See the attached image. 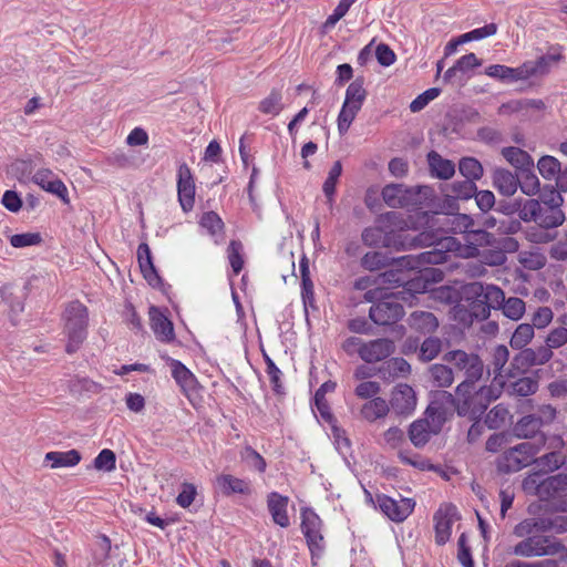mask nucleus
Masks as SVG:
<instances>
[{"label":"nucleus","instance_id":"1","mask_svg":"<svg viewBox=\"0 0 567 567\" xmlns=\"http://www.w3.org/2000/svg\"><path fill=\"white\" fill-rule=\"evenodd\" d=\"M361 238L364 245L370 247H392L398 250L416 247H432L430 250L417 255H408L398 258L401 266L419 271L427 265H442L449 260V252L455 249V238L440 239L435 234L423 231L415 236L402 231H386L380 226H371L363 229Z\"/></svg>","mask_w":567,"mask_h":567},{"label":"nucleus","instance_id":"2","mask_svg":"<svg viewBox=\"0 0 567 567\" xmlns=\"http://www.w3.org/2000/svg\"><path fill=\"white\" fill-rule=\"evenodd\" d=\"M442 360L451 364L455 379H462V382L456 386V394L473 391L485 372L484 362L475 352H466L461 349L450 350L443 354Z\"/></svg>","mask_w":567,"mask_h":567},{"label":"nucleus","instance_id":"3","mask_svg":"<svg viewBox=\"0 0 567 567\" xmlns=\"http://www.w3.org/2000/svg\"><path fill=\"white\" fill-rule=\"evenodd\" d=\"M561 59L560 54H544L535 61H526L517 68L493 64L485 69V74L504 83L527 80L532 76L545 75Z\"/></svg>","mask_w":567,"mask_h":567},{"label":"nucleus","instance_id":"4","mask_svg":"<svg viewBox=\"0 0 567 567\" xmlns=\"http://www.w3.org/2000/svg\"><path fill=\"white\" fill-rule=\"evenodd\" d=\"M545 443L546 436L540 435L538 443L526 441L506 449L495 461L497 472L513 474L532 465L534 456L539 453Z\"/></svg>","mask_w":567,"mask_h":567},{"label":"nucleus","instance_id":"5","mask_svg":"<svg viewBox=\"0 0 567 567\" xmlns=\"http://www.w3.org/2000/svg\"><path fill=\"white\" fill-rule=\"evenodd\" d=\"M543 476L539 472L529 473L522 482L524 493L540 501L554 502L567 491V473Z\"/></svg>","mask_w":567,"mask_h":567},{"label":"nucleus","instance_id":"6","mask_svg":"<svg viewBox=\"0 0 567 567\" xmlns=\"http://www.w3.org/2000/svg\"><path fill=\"white\" fill-rule=\"evenodd\" d=\"M64 331L68 336L65 351L75 353L86 338L89 321L87 308L80 301H71L63 313Z\"/></svg>","mask_w":567,"mask_h":567},{"label":"nucleus","instance_id":"7","mask_svg":"<svg viewBox=\"0 0 567 567\" xmlns=\"http://www.w3.org/2000/svg\"><path fill=\"white\" fill-rule=\"evenodd\" d=\"M513 554L520 557L559 555L560 561L567 560V547L560 540L543 535L520 540L514 546Z\"/></svg>","mask_w":567,"mask_h":567},{"label":"nucleus","instance_id":"8","mask_svg":"<svg viewBox=\"0 0 567 567\" xmlns=\"http://www.w3.org/2000/svg\"><path fill=\"white\" fill-rule=\"evenodd\" d=\"M367 497L378 507L389 519L395 523L405 520L414 511L415 501L413 498L401 497L399 501L385 495L378 494L375 499L365 491Z\"/></svg>","mask_w":567,"mask_h":567},{"label":"nucleus","instance_id":"9","mask_svg":"<svg viewBox=\"0 0 567 567\" xmlns=\"http://www.w3.org/2000/svg\"><path fill=\"white\" fill-rule=\"evenodd\" d=\"M491 388L481 386L477 391L474 389L470 393L456 394L462 398L458 405V415L467 416L473 421L480 420L494 399L491 396Z\"/></svg>","mask_w":567,"mask_h":567},{"label":"nucleus","instance_id":"10","mask_svg":"<svg viewBox=\"0 0 567 567\" xmlns=\"http://www.w3.org/2000/svg\"><path fill=\"white\" fill-rule=\"evenodd\" d=\"M404 313V307L394 296L379 300L369 310L370 319L378 326L395 324L403 318Z\"/></svg>","mask_w":567,"mask_h":567},{"label":"nucleus","instance_id":"11","mask_svg":"<svg viewBox=\"0 0 567 567\" xmlns=\"http://www.w3.org/2000/svg\"><path fill=\"white\" fill-rule=\"evenodd\" d=\"M394 342L388 338H380L369 342H364L359 349L358 354L360 358L368 362L373 363L382 361L394 352Z\"/></svg>","mask_w":567,"mask_h":567},{"label":"nucleus","instance_id":"12","mask_svg":"<svg viewBox=\"0 0 567 567\" xmlns=\"http://www.w3.org/2000/svg\"><path fill=\"white\" fill-rule=\"evenodd\" d=\"M177 177L178 200L183 210L188 212L195 203V183L187 164L179 165Z\"/></svg>","mask_w":567,"mask_h":567},{"label":"nucleus","instance_id":"13","mask_svg":"<svg viewBox=\"0 0 567 567\" xmlns=\"http://www.w3.org/2000/svg\"><path fill=\"white\" fill-rule=\"evenodd\" d=\"M389 406L398 415H409L416 406V395L412 386L408 384L396 385L391 395Z\"/></svg>","mask_w":567,"mask_h":567},{"label":"nucleus","instance_id":"14","mask_svg":"<svg viewBox=\"0 0 567 567\" xmlns=\"http://www.w3.org/2000/svg\"><path fill=\"white\" fill-rule=\"evenodd\" d=\"M476 184L471 179L455 181L452 184H447L443 188L445 196L444 205L450 208H456L455 200H467L476 194Z\"/></svg>","mask_w":567,"mask_h":567},{"label":"nucleus","instance_id":"15","mask_svg":"<svg viewBox=\"0 0 567 567\" xmlns=\"http://www.w3.org/2000/svg\"><path fill=\"white\" fill-rule=\"evenodd\" d=\"M433 518L435 522V542L437 545H444L450 539L452 526L456 519V508L452 505L444 509L440 508Z\"/></svg>","mask_w":567,"mask_h":567},{"label":"nucleus","instance_id":"16","mask_svg":"<svg viewBox=\"0 0 567 567\" xmlns=\"http://www.w3.org/2000/svg\"><path fill=\"white\" fill-rule=\"evenodd\" d=\"M150 324L157 340L172 342L175 339L173 322L157 308H150Z\"/></svg>","mask_w":567,"mask_h":567},{"label":"nucleus","instance_id":"17","mask_svg":"<svg viewBox=\"0 0 567 567\" xmlns=\"http://www.w3.org/2000/svg\"><path fill=\"white\" fill-rule=\"evenodd\" d=\"M481 65L482 61L474 53L465 54L444 73L443 80L450 83H462L465 74Z\"/></svg>","mask_w":567,"mask_h":567},{"label":"nucleus","instance_id":"18","mask_svg":"<svg viewBox=\"0 0 567 567\" xmlns=\"http://www.w3.org/2000/svg\"><path fill=\"white\" fill-rule=\"evenodd\" d=\"M492 184L501 195L511 197L516 193L520 183L518 173L496 167L492 173Z\"/></svg>","mask_w":567,"mask_h":567},{"label":"nucleus","instance_id":"19","mask_svg":"<svg viewBox=\"0 0 567 567\" xmlns=\"http://www.w3.org/2000/svg\"><path fill=\"white\" fill-rule=\"evenodd\" d=\"M137 259L145 280L152 287H158L162 284V278L157 274V270L153 264L151 249L146 243L138 245Z\"/></svg>","mask_w":567,"mask_h":567},{"label":"nucleus","instance_id":"20","mask_svg":"<svg viewBox=\"0 0 567 567\" xmlns=\"http://www.w3.org/2000/svg\"><path fill=\"white\" fill-rule=\"evenodd\" d=\"M401 196V207L408 209L421 208L423 203L429 199L433 189L430 186H405L403 185V192Z\"/></svg>","mask_w":567,"mask_h":567},{"label":"nucleus","instance_id":"21","mask_svg":"<svg viewBox=\"0 0 567 567\" xmlns=\"http://www.w3.org/2000/svg\"><path fill=\"white\" fill-rule=\"evenodd\" d=\"M440 432H433V425L430 423L429 419L422 417L412 422L409 426V439L411 443L417 447H423L432 437V435H437Z\"/></svg>","mask_w":567,"mask_h":567},{"label":"nucleus","instance_id":"22","mask_svg":"<svg viewBox=\"0 0 567 567\" xmlns=\"http://www.w3.org/2000/svg\"><path fill=\"white\" fill-rule=\"evenodd\" d=\"M267 505L272 520L280 527H288L290 520L287 514L288 497L280 495L277 492H271L268 495Z\"/></svg>","mask_w":567,"mask_h":567},{"label":"nucleus","instance_id":"23","mask_svg":"<svg viewBox=\"0 0 567 567\" xmlns=\"http://www.w3.org/2000/svg\"><path fill=\"white\" fill-rule=\"evenodd\" d=\"M216 481L219 489L226 496L231 494L249 495L251 493V484L247 480L238 478L230 474H221L217 476Z\"/></svg>","mask_w":567,"mask_h":567},{"label":"nucleus","instance_id":"24","mask_svg":"<svg viewBox=\"0 0 567 567\" xmlns=\"http://www.w3.org/2000/svg\"><path fill=\"white\" fill-rule=\"evenodd\" d=\"M427 163L433 177L450 179L455 174V164L450 159L443 158L435 151H431L427 154Z\"/></svg>","mask_w":567,"mask_h":567},{"label":"nucleus","instance_id":"25","mask_svg":"<svg viewBox=\"0 0 567 567\" xmlns=\"http://www.w3.org/2000/svg\"><path fill=\"white\" fill-rule=\"evenodd\" d=\"M542 427L536 417L533 414H528L517 421L513 427V433L518 439H535L534 443H538L539 436L545 435L540 432Z\"/></svg>","mask_w":567,"mask_h":567},{"label":"nucleus","instance_id":"26","mask_svg":"<svg viewBox=\"0 0 567 567\" xmlns=\"http://www.w3.org/2000/svg\"><path fill=\"white\" fill-rule=\"evenodd\" d=\"M427 380L437 388H449L455 377L449 363H435L427 368Z\"/></svg>","mask_w":567,"mask_h":567},{"label":"nucleus","instance_id":"27","mask_svg":"<svg viewBox=\"0 0 567 567\" xmlns=\"http://www.w3.org/2000/svg\"><path fill=\"white\" fill-rule=\"evenodd\" d=\"M503 157L517 171L523 172L526 168L534 167L532 156L524 150L516 146H507L502 148Z\"/></svg>","mask_w":567,"mask_h":567},{"label":"nucleus","instance_id":"28","mask_svg":"<svg viewBox=\"0 0 567 567\" xmlns=\"http://www.w3.org/2000/svg\"><path fill=\"white\" fill-rule=\"evenodd\" d=\"M519 350L520 351L512 359L506 377L515 378L517 374L524 373L529 368L536 365L533 348H523Z\"/></svg>","mask_w":567,"mask_h":567},{"label":"nucleus","instance_id":"29","mask_svg":"<svg viewBox=\"0 0 567 567\" xmlns=\"http://www.w3.org/2000/svg\"><path fill=\"white\" fill-rule=\"evenodd\" d=\"M410 327L422 333H431L439 327L437 318L429 311H414L409 319Z\"/></svg>","mask_w":567,"mask_h":567},{"label":"nucleus","instance_id":"30","mask_svg":"<svg viewBox=\"0 0 567 567\" xmlns=\"http://www.w3.org/2000/svg\"><path fill=\"white\" fill-rule=\"evenodd\" d=\"M389 411L390 406L384 399L373 398L362 405L360 413L364 420L374 422L378 419L384 417Z\"/></svg>","mask_w":567,"mask_h":567},{"label":"nucleus","instance_id":"31","mask_svg":"<svg viewBox=\"0 0 567 567\" xmlns=\"http://www.w3.org/2000/svg\"><path fill=\"white\" fill-rule=\"evenodd\" d=\"M565 220L563 210L554 206L540 205V213L538 214L537 225L543 228H555L560 226Z\"/></svg>","mask_w":567,"mask_h":567},{"label":"nucleus","instance_id":"32","mask_svg":"<svg viewBox=\"0 0 567 567\" xmlns=\"http://www.w3.org/2000/svg\"><path fill=\"white\" fill-rule=\"evenodd\" d=\"M171 368L173 378L184 392L195 389V375L181 361L171 359Z\"/></svg>","mask_w":567,"mask_h":567},{"label":"nucleus","instance_id":"33","mask_svg":"<svg viewBox=\"0 0 567 567\" xmlns=\"http://www.w3.org/2000/svg\"><path fill=\"white\" fill-rule=\"evenodd\" d=\"M44 460L51 463V468L71 467L80 463L81 454L76 450H70L68 452H48Z\"/></svg>","mask_w":567,"mask_h":567},{"label":"nucleus","instance_id":"34","mask_svg":"<svg viewBox=\"0 0 567 567\" xmlns=\"http://www.w3.org/2000/svg\"><path fill=\"white\" fill-rule=\"evenodd\" d=\"M565 463V456H563L559 452H549L539 457L534 456L533 464L537 467L536 472H539L542 475L551 473L559 467H561Z\"/></svg>","mask_w":567,"mask_h":567},{"label":"nucleus","instance_id":"35","mask_svg":"<svg viewBox=\"0 0 567 567\" xmlns=\"http://www.w3.org/2000/svg\"><path fill=\"white\" fill-rule=\"evenodd\" d=\"M514 535L520 538L537 537L545 533L544 517L526 518L514 527Z\"/></svg>","mask_w":567,"mask_h":567},{"label":"nucleus","instance_id":"36","mask_svg":"<svg viewBox=\"0 0 567 567\" xmlns=\"http://www.w3.org/2000/svg\"><path fill=\"white\" fill-rule=\"evenodd\" d=\"M424 417L429 419L430 423L433 425V432H441L444 423L453 416L446 408L439 405L437 402L431 400L427 405Z\"/></svg>","mask_w":567,"mask_h":567},{"label":"nucleus","instance_id":"37","mask_svg":"<svg viewBox=\"0 0 567 567\" xmlns=\"http://www.w3.org/2000/svg\"><path fill=\"white\" fill-rule=\"evenodd\" d=\"M367 95L368 92L364 89V78L357 76L347 87L343 103L357 105V107L361 109L367 99Z\"/></svg>","mask_w":567,"mask_h":567},{"label":"nucleus","instance_id":"38","mask_svg":"<svg viewBox=\"0 0 567 567\" xmlns=\"http://www.w3.org/2000/svg\"><path fill=\"white\" fill-rule=\"evenodd\" d=\"M285 105L282 103V92L279 89H272L270 93L264 97L258 105V110L264 114L278 115Z\"/></svg>","mask_w":567,"mask_h":567},{"label":"nucleus","instance_id":"39","mask_svg":"<svg viewBox=\"0 0 567 567\" xmlns=\"http://www.w3.org/2000/svg\"><path fill=\"white\" fill-rule=\"evenodd\" d=\"M301 530L306 539L321 533L322 520L313 509L305 508L301 512Z\"/></svg>","mask_w":567,"mask_h":567},{"label":"nucleus","instance_id":"40","mask_svg":"<svg viewBox=\"0 0 567 567\" xmlns=\"http://www.w3.org/2000/svg\"><path fill=\"white\" fill-rule=\"evenodd\" d=\"M443 341L437 337H427L421 342L417 351V359L429 362L435 359L442 351Z\"/></svg>","mask_w":567,"mask_h":567},{"label":"nucleus","instance_id":"41","mask_svg":"<svg viewBox=\"0 0 567 567\" xmlns=\"http://www.w3.org/2000/svg\"><path fill=\"white\" fill-rule=\"evenodd\" d=\"M458 171L466 179L480 181L484 175V168L475 157H463L458 162Z\"/></svg>","mask_w":567,"mask_h":567},{"label":"nucleus","instance_id":"42","mask_svg":"<svg viewBox=\"0 0 567 567\" xmlns=\"http://www.w3.org/2000/svg\"><path fill=\"white\" fill-rule=\"evenodd\" d=\"M534 334V326L520 323L513 332L509 344L513 349H523L532 341Z\"/></svg>","mask_w":567,"mask_h":567},{"label":"nucleus","instance_id":"43","mask_svg":"<svg viewBox=\"0 0 567 567\" xmlns=\"http://www.w3.org/2000/svg\"><path fill=\"white\" fill-rule=\"evenodd\" d=\"M520 190L528 196L535 195L539 192V179L534 172V167H529L518 173Z\"/></svg>","mask_w":567,"mask_h":567},{"label":"nucleus","instance_id":"44","mask_svg":"<svg viewBox=\"0 0 567 567\" xmlns=\"http://www.w3.org/2000/svg\"><path fill=\"white\" fill-rule=\"evenodd\" d=\"M560 162L550 155H544L538 159L537 168L543 178L551 181L555 179L560 171Z\"/></svg>","mask_w":567,"mask_h":567},{"label":"nucleus","instance_id":"45","mask_svg":"<svg viewBox=\"0 0 567 567\" xmlns=\"http://www.w3.org/2000/svg\"><path fill=\"white\" fill-rule=\"evenodd\" d=\"M410 364L409 362L403 358H392L383 363V365L380 369V372L385 378L386 373L389 377L395 378L399 375H405L410 372Z\"/></svg>","mask_w":567,"mask_h":567},{"label":"nucleus","instance_id":"46","mask_svg":"<svg viewBox=\"0 0 567 567\" xmlns=\"http://www.w3.org/2000/svg\"><path fill=\"white\" fill-rule=\"evenodd\" d=\"M492 357L493 358L491 364L493 368V373L495 374V379L497 377L503 378L504 375H506L507 371H505V365L509 359V351L507 347L503 344L497 346L494 349Z\"/></svg>","mask_w":567,"mask_h":567},{"label":"nucleus","instance_id":"47","mask_svg":"<svg viewBox=\"0 0 567 567\" xmlns=\"http://www.w3.org/2000/svg\"><path fill=\"white\" fill-rule=\"evenodd\" d=\"M452 229L454 231H458V233H471V234H474L481 238H485L488 236V233L483 230V229H480V230H473L472 229V226L474 225V220L472 219L471 216L466 215V214H456L454 215L453 217V221H452Z\"/></svg>","mask_w":567,"mask_h":567},{"label":"nucleus","instance_id":"48","mask_svg":"<svg viewBox=\"0 0 567 567\" xmlns=\"http://www.w3.org/2000/svg\"><path fill=\"white\" fill-rule=\"evenodd\" d=\"M485 291V285L478 281L468 282L462 286L460 291V301L465 302L464 307H467L472 301H476L483 298Z\"/></svg>","mask_w":567,"mask_h":567},{"label":"nucleus","instance_id":"49","mask_svg":"<svg viewBox=\"0 0 567 567\" xmlns=\"http://www.w3.org/2000/svg\"><path fill=\"white\" fill-rule=\"evenodd\" d=\"M342 173V165L340 161L333 163L329 171L328 177L326 178L322 190L328 199L329 204H332L333 195L336 193L337 182Z\"/></svg>","mask_w":567,"mask_h":567},{"label":"nucleus","instance_id":"50","mask_svg":"<svg viewBox=\"0 0 567 567\" xmlns=\"http://www.w3.org/2000/svg\"><path fill=\"white\" fill-rule=\"evenodd\" d=\"M538 389V382L529 377H523L511 383L509 392L518 396H528Z\"/></svg>","mask_w":567,"mask_h":567},{"label":"nucleus","instance_id":"51","mask_svg":"<svg viewBox=\"0 0 567 567\" xmlns=\"http://www.w3.org/2000/svg\"><path fill=\"white\" fill-rule=\"evenodd\" d=\"M390 264V258L379 251L367 252L361 258V266L369 271L380 270Z\"/></svg>","mask_w":567,"mask_h":567},{"label":"nucleus","instance_id":"52","mask_svg":"<svg viewBox=\"0 0 567 567\" xmlns=\"http://www.w3.org/2000/svg\"><path fill=\"white\" fill-rule=\"evenodd\" d=\"M504 316L512 320H519L525 312V302L517 297L504 299L502 305Z\"/></svg>","mask_w":567,"mask_h":567},{"label":"nucleus","instance_id":"53","mask_svg":"<svg viewBox=\"0 0 567 567\" xmlns=\"http://www.w3.org/2000/svg\"><path fill=\"white\" fill-rule=\"evenodd\" d=\"M483 299L485 300L486 306L488 307V311L491 312V309L502 308L505 295L499 287L495 285H485Z\"/></svg>","mask_w":567,"mask_h":567},{"label":"nucleus","instance_id":"54","mask_svg":"<svg viewBox=\"0 0 567 567\" xmlns=\"http://www.w3.org/2000/svg\"><path fill=\"white\" fill-rule=\"evenodd\" d=\"M403 192V184H389L382 189V198L384 203L391 208L401 207V196Z\"/></svg>","mask_w":567,"mask_h":567},{"label":"nucleus","instance_id":"55","mask_svg":"<svg viewBox=\"0 0 567 567\" xmlns=\"http://www.w3.org/2000/svg\"><path fill=\"white\" fill-rule=\"evenodd\" d=\"M264 359L266 362V372L269 377L270 383L272 385V390L280 394L282 393V383H281V371L280 369L275 364V362L270 359V357L266 353H264Z\"/></svg>","mask_w":567,"mask_h":567},{"label":"nucleus","instance_id":"56","mask_svg":"<svg viewBox=\"0 0 567 567\" xmlns=\"http://www.w3.org/2000/svg\"><path fill=\"white\" fill-rule=\"evenodd\" d=\"M507 415L508 410L502 404H497L486 414L485 424L488 429H498L504 424Z\"/></svg>","mask_w":567,"mask_h":567},{"label":"nucleus","instance_id":"57","mask_svg":"<svg viewBox=\"0 0 567 567\" xmlns=\"http://www.w3.org/2000/svg\"><path fill=\"white\" fill-rule=\"evenodd\" d=\"M441 93V89L431 87L420 95H417L410 104V110L413 113L422 111L431 101L436 99Z\"/></svg>","mask_w":567,"mask_h":567},{"label":"nucleus","instance_id":"58","mask_svg":"<svg viewBox=\"0 0 567 567\" xmlns=\"http://www.w3.org/2000/svg\"><path fill=\"white\" fill-rule=\"evenodd\" d=\"M519 218L524 221L537 223L538 214L540 213V203L537 199H527L523 206L517 210Z\"/></svg>","mask_w":567,"mask_h":567},{"label":"nucleus","instance_id":"59","mask_svg":"<svg viewBox=\"0 0 567 567\" xmlns=\"http://www.w3.org/2000/svg\"><path fill=\"white\" fill-rule=\"evenodd\" d=\"M42 237L39 233L16 234L10 237V244L14 248L39 245Z\"/></svg>","mask_w":567,"mask_h":567},{"label":"nucleus","instance_id":"60","mask_svg":"<svg viewBox=\"0 0 567 567\" xmlns=\"http://www.w3.org/2000/svg\"><path fill=\"white\" fill-rule=\"evenodd\" d=\"M432 401L437 402L439 405L442 404V406L446 408V410L454 414L455 411L458 413V405L462 398H455L447 391H437L434 393Z\"/></svg>","mask_w":567,"mask_h":567},{"label":"nucleus","instance_id":"61","mask_svg":"<svg viewBox=\"0 0 567 567\" xmlns=\"http://www.w3.org/2000/svg\"><path fill=\"white\" fill-rule=\"evenodd\" d=\"M115 465H116L115 453L109 449L102 450L94 460V467L96 470L111 472L115 468Z\"/></svg>","mask_w":567,"mask_h":567},{"label":"nucleus","instance_id":"62","mask_svg":"<svg viewBox=\"0 0 567 567\" xmlns=\"http://www.w3.org/2000/svg\"><path fill=\"white\" fill-rule=\"evenodd\" d=\"M241 248V243L236 240H231L228 246V258L235 275H238L244 266V259L240 254Z\"/></svg>","mask_w":567,"mask_h":567},{"label":"nucleus","instance_id":"63","mask_svg":"<svg viewBox=\"0 0 567 567\" xmlns=\"http://www.w3.org/2000/svg\"><path fill=\"white\" fill-rule=\"evenodd\" d=\"M457 559L463 567H474L471 547L467 545V536L462 533L457 540Z\"/></svg>","mask_w":567,"mask_h":567},{"label":"nucleus","instance_id":"64","mask_svg":"<svg viewBox=\"0 0 567 567\" xmlns=\"http://www.w3.org/2000/svg\"><path fill=\"white\" fill-rule=\"evenodd\" d=\"M567 343V328L558 327L553 329L546 337V344L550 349H557Z\"/></svg>","mask_w":567,"mask_h":567}]
</instances>
